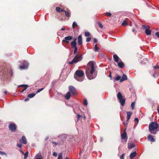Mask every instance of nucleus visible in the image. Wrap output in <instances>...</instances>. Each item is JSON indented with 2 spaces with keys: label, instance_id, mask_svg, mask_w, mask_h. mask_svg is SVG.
Returning a JSON list of instances; mask_svg holds the SVG:
<instances>
[{
  "label": "nucleus",
  "instance_id": "nucleus-4",
  "mask_svg": "<svg viewBox=\"0 0 159 159\" xmlns=\"http://www.w3.org/2000/svg\"><path fill=\"white\" fill-rule=\"evenodd\" d=\"M77 39L76 38H75L73 41L71 42L70 43V45L72 48L74 49V54H76L77 52L78 51V48L77 47V43H76Z\"/></svg>",
  "mask_w": 159,
  "mask_h": 159
},
{
  "label": "nucleus",
  "instance_id": "nucleus-18",
  "mask_svg": "<svg viewBox=\"0 0 159 159\" xmlns=\"http://www.w3.org/2000/svg\"><path fill=\"white\" fill-rule=\"evenodd\" d=\"M127 121H128L131 117V115L132 114V113L130 111H128L127 112Z\"/></svg>",
  "mask_w": 159,
  "mask_h": 159
},
{
  "label": "nucleus",
  "instance_id": "nucleus-16",
  "mask_svg": "<svg viewBox=\"0 0 159 159\" xmlns=\"http://www.w3.org/2000/svg\"><path fill=\"white\" fill-rule=\"evenodd\" d=\"M137 155V153L136 152H133L131 153L129 156V157L130 159H133V158L136 156Z\"/></svg>",
  "mask_w": 159,
  "mask_h": 159
},
{
  "label": "nucleus",
  "instance_id": "nucleus-41",
  "mask_svg": "<svg viewBox=\"0 0 159 159\" xmlns=\"http://www.w3.org/2000/svg\"><path fill=\"white\" fill-rule=\"evenodd\" d=\"M0 155H1L7 156V154L4 152L0 151Z\"/></svg>",
  "mask_w": 159,
  "mask_h": 159
},
{
  "label": "nucleus",
  "instance_id": "nucleus-61",
  "mask_svg": "<svg viewBox=\"0 0 159 159\" xmlns=\"http://www.w3.org/2000/svg\"><path fill=\"white\" fill-rule=\"evenodd\" d=\"M61 30H65V29H64V28H62L61 29Z\"/></svg>",
  "mask_w": 159,
  "mask_h": 159
},
{
  "label": "nucleus",
  "instance_id": "nucleus-51",
  "mask_svg": "<svg viewBox=\"0 0 159 159\" xmlns=\"http://www.w3.org/2000/svg\"><path fill=\"white\" fill-rule=\"evenodd\" d=\"M94 42L95 43H96L98 42V40L97 39H94Z\"/></svg>",
  "mask_w": 159,
  "mask_h": 159
},
{
  "label": "nucleus",
  "instance_id": "nucleus-30",
  "mask_svg": "<svg viewBox=\"0 0 159 159\" xmlns=\"http://www.w3.org/2000/svg\"><path fill=\"white\" fill-rule=\"evenodd\" d=\"M91 35L90 33L89 32H85V37H89Z\"/></svg>",
  "mask_w": 159,
  "mask_h": 159
},
{
  "label": "nucleus",
  "instance_id": "nucleus-6",
  "mask_svg": "<svg viewBox=\"0 0 159 159\" xmlns=\"http://www.w3.org/2000/svg\"><path fill=\"white\" fill-rule=\"evenodd\" d=\"M81 56L77 55L73 60L68 63L69 64L72 65L74 63H76L81 60Z\"/></svg>",
  "mask_w": 159,
  "mask_h": 159
},
{
  "label": "nucleus",
  "instance_id": "nucleus-60",
  "mask_svg": "<svg viewBox=\"0 0 159 159\" xmlns=\"http://www.w3.org/2000/svg\"><path fill=\"white\" fill-rule=\"evenodd\" d=\"M20 152L23 154H24V152L22 151V150H20Z\"/></svg>",
  "mask_w": 159,
  "mask_h": 159
},
{
  "label": "nucleus",
  "instance_id": "nucleus-35",
  "mask_svg": "<svg viewBox=\"0 0 159 159\" xmlns=\"http://www.w3.org/2000/svg\"><path fill=\"white\" fill-rule=\"evenodd\" d=\"M77 26V24L75 22H74L73 23L72 27L73 28H74L75 27Z\"/></svg>",
  "mask_w": 159,
  "mask_h": 159
},
{
  "label": "nucleus",
  "instance_id": "nucleus-37",
  "mask_svg": "<svg viewBox=\"0 0 159 159\" xmlns=\"http://www.w3.org/2000/svg\"><path fill=\"white\" fill-rule=\"evenodd\" d=\"M51 143H52L53 147L56 146L58 144V143H57L54 141H52Z\"/></svg>",
  "mask_w": 159,
  "mask_h": 159
},
{
  "label": "nucleus",
  "instance_id": "nucleus-43",
  "mask_svg": "<svg viewBox=\"0 0 159 159\" xmlns=\"http://www.w3.org/2000/svg\"><path fill=\"white\" fill-rule=\"evenodd\" d=\"M16 146L18 148H21L22 146V144L18 143H17Z\"/></svg>",
  "mask_w": 159,
  "mask_h": 159
},
{
  "label": "nucleus",
  "instance_id": "nucleus-19",
  "mask_svg": "<svg viewBox=\"0 0 159 159\" xmlns=\"http://www.w3.org/2000/svg\"><path fill=\"white\" fill-rule=\"evenodd\" d=\"M135 147V145L133 143H128V148L129 149L133 148Z\"/></svg>",
  "mask_w": 159,
  "mask_h": 159
},
{
  "label": "nucleus",
  "instance_id": "nucleus-28",
  "mask_svg": "<svg viewBox=\"0 0 159 159\" xmlns=\"http://www.w3.org/2000/svg\"><path fill=\"white\" fill-rule=\"evenodd\" d=\"M64 12H65V15L67 17H69L70 16V14L69 12L65 10Z\"/></svg>",
  "mask_w": 159,
  "mask_h": 159
},
{
  "label": "nucleus",
  "instance_id": "nucleus-59",
  "mask_svg": "<svg viewBox=\"0 0 159 159\" xmlns=\"http://www.w3.org/2000/svg\"><path fill=\"white\" fill-rule=\"evenodd\" d=\"M84 119H85V118H86V116L84 115Z\"/></svg>",
  "mask_w": 159,
  "mask_h": 159
},
{
  "label": "nucleus",
  "instance_id": "nucleus-64",
  "mask_svg": "<svg viewBox=\"0 0 159 159\" xmlns=\"http://www.w3.org/2000/svg\"><path fill=\"white\" fill-rule=\"evenodd\" d=\"M135 26H136V27L137 28V27H138V26L136 24H135Z\"/></svg>",
  "mask_w": 159,
  "mask_h": 159
},
{
  "label": "nucleus",
  "instance_id": "nucleus-26",
  "mask_svg": "<svg viewBox=\"0 0 159 159\" xmlns=\"http://www.w3.org/2000/svg\"><path fill=\"white\" fill-rule=\"evenodd\" d=\"M121 77L119 75H118L117 74L116 75V77L115 78H114V79L115 81H118L119 80H120L121 79Z\"/></svg>",
  "mask_w": 159,
  "mask_h": 159
},
{
  "label": "nucleus",
  "instance_id": "nucleus-10",
  "mask_svg": "<svg viewBox=\"0 0 159 159\" xmlns=\"http://www.w3.org/2000/svg\"><path fill=\"white\" fill-rule=\"evenodd\" d=\"M126 128L125 129V131L123 134H121V137L122 138V141L125 142H126L127 138V133L125 132Z\"/></svg>",
  "mask_w": 159,
  "mask_h": 159
},
{
  "label": "nucleus",
  "instance_id": "nucleus-24",
  "mask_svg": "<svg viewBox=\"0 0 159 159\" xmlns=\"http://www.w3.org/2000/svg\"><path fill=\"white\" fill-rule=\"evenodd\" d=\"M118 66L120 68H123L124 66V63L122 62H120L118 63Z\"/></svg>",
  "mask_w": 159,
  "mask_h": 159
},
{
  "label": "nucleus",
  "instance_id": "nucleus-31",
  "mask_svg": "<svg viewBox=\"0 0 159 159\" xmlns=\"http://www.w3.org/2000/svg\"><path fill=\"white\" fill-rule=\"evenodd\" d=\"M62 153L61 152L59 154L57 159H62Z\"/></svg>",
  "mask_w": 159,
  "mask_h": 159
},
{
  "label": "nucleus",
  "instance_id": "nucleus-56",
  "mask_svg": "<svg viewBox=\"0 0 159 159\" xmlns=\"http://www.w3.org/2000/svg\"><path fill=\"white\" fill-rule=\"evenodd\" d=\"M4 93L5 94H6L7 93V91H4Z\"/></svg>",
  "mask_w": 159,
  "mask_h": 159
},
{
  "label": "nucleus",
  "instance_id": "nucleus-36",
  "mask_svg": "<svg viewBox=\"0 0 159 159\" xmlns=\"http://www.w3.org/2000/svg\"><path fill=\"white\" fill-rule=\"evenodd\" d=\"M83 117V116H82L81 115H80V114H78L77 116V120H79L80 118H82Z\"/></svg>",
  "mask_w": 159,
  "mask_h": 159
},
{
  "label": "nucleus",
  "instance_id": "nucleus-53",
  "mask_svg": "<svg viewBox=\"0 0 159 159\" xmlns=\"http://www.w3.org/2000/svg\"><path fill=\"white\" fill-rule=\"evenodd\" d=\"M123 124L125 125V127L126 128L127 125V123H125V122H124Z\"/></svg>",
  "mask_w": 159,
  "mask_h": 159
},
{
  "label": "nucleus",
  "instance_id": "nucleus-54",
  "mask_svg": "<svg viewBox=\"0 0 159 159\" xmlns=\"http://www.w3.org/2000/svg\"><path fill=\"white\" fill-rule=\"evenodd\" d=\"M29 100V98H27L25 99V102L28 101Z\"/></svg>",
  "mask_w": 159,
  "mask_h": 159
},
{
  "label": "nucleus",
  "instance_id": "nucleus-3",
  "mask_svg": "<svg viewBox=\"0 0 159 159\" xmlns=\"http://www.w3.org/2000/svg\"><path fill=\"white\" fill-rule=\"evenodd\" d=\"M84 75L83 70H77L75 72L74 75V78L79 81H82L83 80V78H81Z\"/></svg>",
  "mask_w": 159,
  "mask_h": 159
},
{
  "label": "nucleus",
  "instance_id": "nucleus-47",
  "mask_svg": "<svg viewBox=\"0 0 159 159\" xmlns=\"http://www.w3.org/2000/svg\"><path fill=\"white\" fill-rule=\"evenodd\" d=\"M155 34L157 37L159 38V32H157Z\"/></svg>",
  "mask_w": 159,
  "mask_h": 159
},
{
  "label": "nucleus",
  "instance_id": "nucleus-48",
  "mask_svg": "<svg viewBox=\"0 0 159 159\" xmlns=\"http://www.w3.org/2000/svg\"><path fill=\"white\" fill-rule=\"evenodd\" d=\"M153 67L156 69H159V66H155Z\"/></svg>",
  "mask_w": 159,
  "mask_h": 159
},
{
  "label": "nucleus",
  "instance_id": "nucleus-44",
  "mask_svg": "<svg viewBox=\"0 0 159 159\" xmlns=\"http://www.w3.org/2000/svg\"><path fill=\"white\" fill-rule=\"evenodd\" d=\"M91 40V38L90 37H88L86 39V41L87 42H89Z\"/></svg>",
  "mask_w": 159,
  "mask_h": 159
},
{
  "label": "nucleus",
  "instance_id": "nucleus-1",
  "mask_svg": "<svg viewBox=\"0 0 159 159\" xmlns=\"http://www.w3.org/2000/svg\"><path fill=\"white\" fill-rule=\"evenodd\" d=\"M88 64L91 66V69L90 70L89 69L87 70L85 72L86 75L88 79L91 80L94 79L96 77V75L95 74L93 75L95 71L94 64L93 61H89Z\"/></svg>",
  "mask_w": 159,
  "mask_h": 159
},
{
  "label": "nucleus",
  "instance_id": "nucleus-39",
  "mask_svg": "<svg viewBox=\"0 0 159 159\" xmlns=\"http://www.w3.org/2000/svg\"><path fill=\"white\" fill-rule=\"evenodd\" d=\"M84 104L85 106H87L88 105V102L87 100L86 99H85L84 101Z\"/></svg>",
  "mask_w": 159,
  "mask_h": 159
},
{
  "label": "nucleus",
  "instance_id": "nucleus-27",
  "mask_svg": "<svg viewBox=\"0 0 159 159\" xmlns=\"http://www.w3.org/2000/svg\"><path fill=\"white\" fill-rule=\"evenodd\" d=\"M36 94V93H32L29 94L28 95L27 97L28 98H32L34 97L35 95Z\"/></svg>",
  "mask_w": 159,
  "mask_h": 159
},
{
  "label": "nucleus",
  "instance_id": "nucleus-2",
  "mask_svg": "<svg viewBox=\"0 0 159 159\" xmlns=\"http://www.w3.org/2000/svg\"><path fill=\"white\" fill-rule=\"evenodd\" d=\"M158 127V123L153 122L149 125V130L150 132L152 134H155L157 131Z\"/></svg>",
  "mask_w": 159,
  "mask_h": 159
},
{
  "label": "nucleus",
  "instance_id": "nucleus-49",
  "mask_svg": "<svg viewBox=\"0 0 159 159\" xmlns=\"http://www.w3.org/2000/svg\"><path fill=\"white\" fill-rule=\"evenodd\" d=\"M111 72H110V74L109 75V77L110 78V79L111 80H112V75H111Z\"/></svg>",
  "mask_w": 159,
  "mask_h": 159
},
{
  "label": "nucleus",
  "instance_id": "nucleus-5",
  "mask_svg": "<svg viewBox=\"0 0 159 159\" xmlns=\"http://www.w3.org/2000/svg\"><path fill=\"white\" fill-rule=\"evenodd\" d=\"M117 98L119 99L122 106H123L125 104V99L123 98V96L121 93L119 92L117 95Z\"/></svg>",
  "mask_w": 159,
  "mask_h": 159
},
{
  "label": "nucleus",
  "instance_id": "nucleus-23",
  "mask_svg": "<svg viewBox=\"0 0 159 159\" xmlns=\"http://www.w3.org/2000/svg\"><path fill=\"white\" fill-rule=\"evenodd\" d=\"M70 93H70V92H68L67 93L66 95L65 96V97L66 99L68 100L70 99L71 96Z\"/></svg>",
  "mask_w": 159,
  "mask_h": 159
},
{
  "label": "nucleus",
  "instance_id": "nucleus-13",
  "mask_svg": "<svg viewBox=\"0 0 159 159\" xmlns=\"http://www.w3.org/2000/svg\"><path fill=\"white\" fill-rule=\"evenodd\" d=\"M148 139L151 142H154L155 141V140L153 136L151 134L149 135L148 136Z\"/></svg>",
  "mask_w": 159,
  "mask_h": 159
},
{
  "label": "nucleus",
  "instance_id": "nucleus-62",
  "mask_svg": "<svg viewBox=\"0 0 159 159\" xmlns=\"http://www.w3.org/2000/svg\"><path fill=\"white\" fill-rule=\"evenodd\" d=\"M25 90H24V89H23L22 91H21V93H22V92H23Z\"/></svg>",
  "mask_w": 159,
  "mask_h": 159
},
{
  "label": "nucleus",
  "instance_id": "nucleus-15",
  "mask_svg": "<svg viewBox=\"0 0 159 159\" xmlns=\"http://www.w3.org/2000/svg\"><path fill=\"white\" fill-rule=\"evenodd\" d=\"M28 66V64L27 63H24L22 66H20L19 67V68L20 70L22 69H25L27 68Z\"/></svg>",
  "mask_w": 159,
  "mask_h": 159
},
{
  "label": "nucleus",
  "instance_id": "nucleus-11",
  "mask_svg": "<svg viewBox=\"0 0 159 159\" xmlns=\"http://www.w3.org/2000/svg\"><path fill=\"white\" fill-rule=\"evenodd\" d=\"M73 37L72 36H68L65 38L64 39L62 40V42H65L66 44H68L69 43V41H71Z\"/></svg>",
  "mask_w": 159,
  "mask_h": 159
},
{
  "label": "nucleus",
  "instance_id": "nucleus-8",
  "mask_svg": "<svg viewBox=\"0 0 159 159\" xmlns=\"http://www.w3.org/2000/svg\"><path fill=\"white\" fill-rule=\"evenodd\" d=\"M69 89L70 90L69 92L71 93L72 95H76L77 94V91L74 86H70L69 87Z\"/></svg>",
  "mask_w": 159,
  "mask_h": 159
},
{
  "label": "nucleus",
  "instance_id": "nucleus-46",
  "mask_svg": "<svg viewBox=\"0 0 159 159\" xmlns=\"http://www.w3.org/2000/svg\"><path fill=\"white\" fill-rule=\"evenodd\" d=\"M52 155L54 157H57V154L56 152H54L53 153Z\"/></svg>",
  "mask_w": 159,
  "mask_h": 159
},
{
  "label": "nucleus",
  "instance_id": "nucleus-57",
  "mask_svg": "<svg viewBox=\"0 0 159 159\" xmlns=\"http://www.w3.org/2000/svg\"><path fill=\"white\" fill-rule=\"evenodd\" d=\"M157 111H158V113L159 114V107H158L157 108Z\"/></svg>",
  "mask_w": 159,
  "mask_h": 159
},
{
  "label": "nucleus",
  "instance_id": "nucleus-12",
  "mask_svg": "<svg viewBox=\"0 0 159 159\" xmlns=\"http://www.w3.org/2000/svg\"><path fill=\"white\" fill-rule=\"evenodd\" d=\"M19 141L20 143H22L24 144L27 143L26 138L24 136H22V138L19 140Z\"/></svg>",
  "mask_w": 159,
  "mask_h": 159
},
{
  "label": "nucleus",
  "instance_id": "nucleus-22",
  "mask_svg": "<svg viewBox=\"0 0 159 159\" xmlns=\"http://www.w3.org/2000/svg\"><path fill=\"white\" fill-rule=\"evenodd\" d=\"M56 10L57 12H64V11H65V10L62 9H61V8H60L59 7H56Z\"/></svg>",
  "mask_w": 159,
  "mask_h": 159
},
{
  "label": "nucleus",
  "instance_id": "nucleus-9",
  "mask_svg": "<svg viewBox=\"0 0 159 159\" xmlns=\"http://www.w3.org/2000/svg\"><path fill=\"white\" fill-rule=\"evenodd\" d=\"M8 128L11 132H16V124L13 123H11L9 125Z\"/></svg>",
  "mask_w": 159,
  "mask_h": 159
},
{
  "label": "nucleus",
  "instance_id": "nucleus-32",
  "mask_svg": "<svg viewBox=\"0 0 159 159\" xmlns=\"http://www.w3.org/2000/svg\"><path fill=\"white\" fill-rule=\"evenodd\" d=\"M29 152L28 151L26 152L24 154V159H26L28 157Z\"/></svg>",
  "mask_w": 159,
  "mask_h": 159
},
{
  "label": "nucleus",
  "instance_id": "nucleus-42",
  "mask_svg": "<svg viewBox=\"0 0 159 159\" xmlns=\"http://www.w3.org/2000/svg\"><path fill=\"white\" fill-rule=\"evenodd\" d=\"M98 24L99 25V26L100 27V28L102 29L103 28V26H102V25L100 22L98 21Z\"/></svg>",
  "mask_w": 159,
  "mask_h": 159
},
{
  "label": "nucleus",
  "instance_id": "nucleus-52",
  "mask_svg": "<svg viewBox=\"0 0 159 159\" xmlns=\"http://www.w3.org/2000/svg\"><path fill=\"white\" fill-rule=\"evenodd\" d=\"M9 72L10 73V74H10V75H11V76H12V70H10V71Z\"/></svg>",
  "mask_w": 159,
  "mask_h": 159
},
{
  "label": "nucleus",
  "instance_id": "nucleus-21",
  "mask_svg": "<svg viewBox=\"0 0 159 159\" xmlns=\"http://www.w3.org/2000/svg\"><path fill=\"white\" fill-rule=\"evenodd\" d=\"M148 62V61L147 58H144L142 61V63L143 64H145Z\"/></svg>",
  "mask_w": 159,
  "mask_h": 159
},
{
  "label": "nucleus",
  "instance_id": "nucleus-17",
  "mask_svg": "<svg viewBox=\"0 0 159 159\" xmlns=\"http://www.w3.org/2000/svg\"><path fill=\"white\" fill-rule=\"evenodd\" d=\"M127 76L125 74H123L122 76V78L120 80V81L122 82L124 80H127Z\"/></svg>",
  "mask_w": 159,
  "mask_h": 159
},
{
  "label": "nucleus",
  "instance_id": "nucleus-25",
  "mask_svg": "<svg viewBox=\"0 0 159 159\" xmlns=\"http://www.w3.org/2000/svg\"><path fill=\"white\" fill-rule=\"evenodd\" d=\"M28 85L27 84H22L19 86V87H24V90H25L27 89V88L28 87Z\"/></svg>",
  "mask_w": 159,
  "mask_h": 159
},
{
  "label": "nucleus",
  "instance_id": "nucleus-14",
  "mask_svg": "<svg viewBox=\"0 0 159 159\" xmlns=\"http://www.w3.org/2000/svg\"><path fill=\"white\" fill-rule=\"evenodd\" d=\"M78 42L79 45H81L83 43L82 37L81 35H79L78 38Z\"/></svg>",
  "mask_w": 159,
  "mask_h": 159
},
{
  "label": "nucleus",
  "instance_id": "nucleus-55",
  "mask_svg": "<svg viewBox=\"0 0 159 159\" xmlns=\"http://www.w3.org/2000/svg\"><path fill=\"white\" fill-rule=\"evenodd\" d=\"M135 31V29L134 28H133L132 30V31L133 32H134Z\"/></svg>",
  "mask_w": 159,
  "mask_h": 159
},
{
  "label": "nucleus",
  "instance_id": "nucleus-58",
  "mask_svg": "<svg viewBox=\"0 0 159 159\" xmlns=\"http://www.w3.org/2000/svg\"><path fill=\"white\" fill-rule=\"evenodd\" d=\"M36 159H42V158L40 157H38L36 158Z\"/></svg>",
  "mask_w": 159,
  "mask_h": 159
},
{
  "label": "nucleus",
  "instance_id": "nucleus-20",
  "mask_svg": "<svg viewBox=\"0 0 159 159\" xmlns=\"http://www.w3.org/2000/svg\"><path fill=\"white\" fill-rule=\"evenodd\" d=\"M113 57L115 61L116 62H118L119 61L120 58L116 54H115L113 55Z\"/></svg>",
  "mask_w": 159,
  "mask_h": 159
},
{
  "label": "nucleus",
  "instance_id": "nucleus-40",
  "mask_svg": "<svg viewBox=\"0 0 159 159\" xmlns=\"http://www.w3.org/2000/svg\"><path fill=\"white\" fill-rule=\"evenodd\" d=\"M44 89V88H42L41 89H39L37 90V91L36 92V94L40 92L41 91H42Z\"/></svg>",
  "mask_w": 159,
  "mask_h": 159
},
{
  "label": "nucleus",
  "instance_id": "nucleus-63",
  "mask_svg": "<svg viewBox=\"0 0 159 159\" xmlns=\"http://www.w3.org/2000/svg\"><path fill=\"white\" fill-rule=\"evenodd\" d=\"M130 25L131 26H132V23L131 22H130Z\"/></svg>",
  "mask_w": 159,
  "mask_h": 159
},
{
  "label": "nucleus",
  "instance_id": "nucleus-7",
  "mask_svg": "<svg viewBox=\"0 0 159 159\" xmlns=\"http://www.w3.org/2000/svg\"><path fill=\"white\" fill-rule=\"evenodd\" d=\"M150 26L148 25H142L141 28L143 29H145V33L147 35H150L151 34V31L149 30Z\"/></svg>",
  "mask_w": 159,
  "mask_h": 159
},
{
  "label": "nucleus",
  "instance_id": "nucleus-29",
  "mask_svg": "<svg viewBox=\"0 0 159 159\" xmlns=\"http://www.w3.org/2000/svg\"><path fill=\"white\" fill-rule=\"evenodd\" d=\"M127 19L124 20L122 23V25L124 26H126L127 24V21H126Z\"/></svg>",
  "mask_w": 159,
  "mask_h": 159
},
{
  "label": "nucleus",
  "instance_id": "nucleus-50",
  "mask_svg": "<svg viewBox=\"0 0 159 159\" xmlns=\"http://www.w3.org/2000/svg\"><path fill=\"white\" fill-rule=\"evenodd\" d=\"M134 121H136L137 122H138L139 121V119L137 118H135L134 119Z\"/></svg>",
  "mask_w": 159,
  "mask_h": 159
},
{
  "label": "nucleus",
  "instance_id": "nucleus-33",
  "mask_svg": "<svg viewBox=\"0 0 159 159\" xmlns=\"http://www.w3.org/2000/svg\"><path fill=\"white\" fill-rule=\"evenodd\" d=\"M104 14L106 16L108 17H110L111 16V14L110 12H106Z\"/></svg>",
  "mask_w": 159,
  "mask_h": 159
},
{
  "label": "nucleus",
  "instance_id": "nucleus-34",
  "mask_svg": "<svg viewBox=\"0 0 159 159\" xmlns=\"http://www.w3.org/2000/svg\"><path fill=\"white\" fill-rule=\"evenodd\" d=\"M99 49L97 47V44H96L94 46V51L97 52L99 50Z\"/></svg>",
  "mask_w": 159,
  "mask_h": 159
},
{
  "label": "nucleus",
  "instance_id": "nucleus-45",
  "mask_svg": "<svg viewBox=\"0 0 159 159\" xmlns=\"http://www.w3.org/2000/svg\"><path fill=\"white\" fill-rule=\"evenodd\" d=\"M124 154H123L120 157V159H124Z\"/></svg>",
  "mask_w": 159,
  "mask_h": 159
},
{
  "label": "nucleus",
  "instance_id": "nucleus-38",
  "mask_svg": "<svg viewBox=\"0 0 159 159\" xmlns=\"http://www.w3.org/2000/svg\"><path fill=\"white\" fill-rule=\"evenodd\" d=\"M131 106L132 107V108L133 110L134 109V107H135V102H132L131 105Z\"/></svg>",
  "mask_w": 159,
  "mask_h": 159
}]
</instances>
